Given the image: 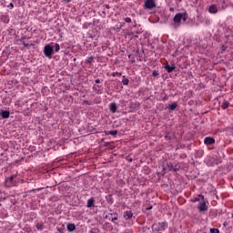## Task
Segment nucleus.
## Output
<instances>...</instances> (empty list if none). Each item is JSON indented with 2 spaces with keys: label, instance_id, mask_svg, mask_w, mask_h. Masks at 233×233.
I'll use <instances>...</instances> for the list:
<instances>
[{
  "label": "nucleus",
  "instance_id": "f257e3e1",
  "mask_svg": "<svg viewBox=\"0 0 233 233\" xmlns=\"http://www.w3.org/2000/svg\"><path fill=\"white\" fill-rule=\"evenodd\" d=\"M187 19H188V14H187V12L177 13L173 17V23H175V25H180L181 21H187Z\"/></svg>",
  "mask_w": 233,
  "mask_h": 233
},
{
  "label": "nucleus",
  "instance_id": "f03ea898",
  "mask_svg": "<svg viewBox=\"0 0 233 233\" xmlns=\"http://www.w3.org/2000/svg\"><path fill=\"white\" fill-rule=\"evenodd\" d=\"M151 228L155 232H163L167 230V223L166 222L154 223Z\"/></svg>",
  "mask_w": 233,
  "mask_h": 233
},
{
  "label": "nucleus",
  "instance_id": "7ed1b4c3",
  "mask_svg": "<svg viewBox=\"0 0 233 233\" xmlns=\"http://www.w3.org/2000/svg\"><path fill=\"white\" fill-rule=\"evenodd\" d=\"M156 0H144V10H154L156 8Z\"/></svg>",
  "mask_w": 233,
  "mask_h": 233
},
{
  "label": "nucleus",
  "instance_id": "20e7f679",
  "mask_svg": "<svg viewBox=\"0 0 233 233\" xmlns=\"http://www.w3.org/2000/svg\"><path fill=\"white\" fill-rule=\"evenodd\" d=\"M44 56L49 59H52V56H54V47L50 45H46L44 46Z\"/></svg>",
  "mask_w": 233,
  "mask_h": 233
},
{
  "label": "nucleus",
  "instance_id": "39448f33",
  "mask_svg": "<svg viewBox=\"0 0 233 233\" xmlns=\"http://www.w3.org/2000/svg\"><path fill=\"white\" fill-rule=\"evenodd\" d=\"M17 177L15 175H13L11 177H8L5 179V187H15V185H17V181H15V178Z\"/></svg>",
  "mask_w": 233,
  "mask_h": 233
},
{
  "label": "nucleus",
  "instance_id": "423d86ee",
  "mask_svg": "<svg viewBox=\"0 0 233 233\" xmlns=\"http://www.w3.org/2000/svg\"><path fill=\"white\" fill-rule=\"evenodd\" d=\"M204 143L208 147H210V145H214V143H216V139H214V137H207L204 139Z\"/></svg>",
  "mask_w": 233,
  "mask_h": 233
},
{
  "label": "nucleus",
  "instance_id": "0eeeda50",
  "mask_svg": "<svg viewBox=\"0 0 233 233\" xmlns=\"http://www.w3.org/2000/svg\"><path fill=\"white\" fill-rule=\"evenodd\" d=\"M167 167L170 172H177V170H179V166H177V164L174 165L171 162L167 164Z\"/></svg>",
  "mask_w": 233,
  "mask_h": 233
},
{
  "label": "nucleus",
  "instance_id": "6e6552de",
  "mask_svg": "<svg viewBox=\"0 0 233 233\" xmlns=\"http://www.w3.org/2000/svg\"><path fill=\"white\" fill-rule=\"evenodd\" d=\"M164 68L167 74H171V72H174V70H176V66L175 65L170 66V65L167 64L164 66Z\"/></svg>",
  "mask_w": 233,
  "mask_h": 233
},
{
  "label": "nucleus",
  "instance_id": "1a4fd4ad",
  "mask_svg": "<svg viewBox=\"0 0 233 233\" xmlns=\"http://www.w3.org/2000/svg\"><path fill=\"white\" fill-rule=\"evenodd\" d=\"M177 108V102H173L166 107V110H169V112H174Z\"/></svg>",
  "mask_w": 233,
  "mask_h": 233
},
{
  "label": "nucleus",
  "instance_id": "9d476101",
  "mask_svg": "<svg viewBox=\"0 0 233 233\" xmlns=\"http://www.w3.org/2000/svg\"><path fill=\"white\" fill-rule=\"evenodd\" d=\"M198 212H205V210H207V203H205V201L200 202L198 206Z\"/></svg>",
  "mask_w": 233,
  "mask_h": 233
},
{
  "label": "nucleus",
  "instance_id": "9b49d317",
  "mask_svg": "<svg viewBox=\"0 0 233 233\" xmlns=\"http://www.w3.org/2000/svg\"><path fill=\"white\" fill-rule=\"evenodd\" d=\"M0 116L3 117V119H8V117H10V111L1 110Z\"/></svg>",
  "mask_w": 233,
  "mask_h": 233
},
{
  "label": "nucleus",
  "instance_id": "f8f14e48",
  "mask_svg": "<svg viewBox=\"0 0 233 233\" xmlns=\"http://www.w3.org/2000/svg\"><path fill=\"white\" fill-rule=\"evenodd\" d=\"M109 110L112 114H116V112H117V106L116 103L113 102L109 104Z\"/></svg>",
  "mask_w": 233,
  "mask_h": 233
},
{
  "label": "nucleus",
  "instance_id": "ddd939ff",
  "mask_svg": "<svg viewBox=\"0 0 233 233\" xmlns=\"http://www.w3.org/2000/svg\"><path fill=\"white\" fill-rule=\"evenodd\" d=\"M94 203H96V199L94 198H89L86 204L87 208H92V207H96Z\"/></svg>",
  "mask_w": 233,
  "mask_h": 233
},
{
  "label": "nucleus",
  "instance_id": "4468645a",
  "mask_svg": "<svg viewBox=\"0 0 233 233\" xmlns=\"http://www.w3.org/2000/svg\"><path fill=\"white\" fill-rule=\"evenodd\" d=\"M66 228H67L68 232H74V230H76V224L67 223L66 224Z\"/></svg>",
  "mask_w": 233,
  "mask_h": 233
},
{
  "label": "nucleus",
  "instance_id": "2eb2a0df",
  "mask_svg": "<svg viewBox=\"0 0 233 233\" xmlns=\"http://www.w3.org/2000/svg\"><path fill=\"white\" fill-rule=\"evenodd\" d=\"M209 14H216L218 12V5H212L208 8Z\"/></svg>",
  "mask_w": 233,
  "mask_h": 233
},
{
  "label": "nucleus",
  "instance_id": "dca6fc26",
  "mask_svg": "<svg viewBox=\"0 0 233 233\" xmlns=\"http://www.w3.org/2000/svg\"><path fill=\"white\" fill-rule=\"evenodd\" d=\"M36 230L43 231L45 230V223L41 222H35Z\"/></svg>",
  "mask_w": 233,
  "mask_h": 233
},
{
  "label": "nucleus",
  "instance_id": "f3484780",
  "mask_svg": "<svg viewBox=\"0 0 233 233\" xmlns=\"http://www.w3.org/2000/svg\"><path fill=\"white\" fill-rule=\"evenodd\" d=\"M134 216V213L132 211H125L124 212V218L125 219H130Z\"/></svg>",
  "mask_w": 233,
  "mask_h": 233
},
{
  "label": "nucleus",
  "instance_id": "a211bd4d",
  "mask_svg": "<svg viewBox=\"0 0 233 233\" xmlns=\"http://www.w3.org/2000/svg\"><path fill=\"white\" fill-rule=\"evenodd\" d=\"M228 106H230V102L227 100H225L221 105L222 110H227Z\"/></svg>",
  "mask_w": 233,
  "mask_h": 233
},
{
  "label": "nucleus",
  "instance_id": "6ab92c4d",
  "mask_svg": "<svg viewBox=\"0 0 233 233\" xmlns=\"http://www.w3.org/2000/svg\"><path fill=\"white\" fill-rule=\"evenodd\" d=\"M112 223H116L117 221L118 215L116 212L110 214Z\"/></svg>",
  "mask_w": 233,
  "mask_h": 233
},
{
  "label": "nucleus",
  "instance_id": "aec40b11",
  "mask_svg": "<svg viewBox=\"0 0 233 233\" xmlns=\"http://www.w3.org/2000/svg\"><path fill=\"white\" fill-rule=\"evenodd\" d=\"M128 83H130V80H128V78H127V76H122V85L127 86H128Z\"/></svg>",
  "mask_w": 233,
  "mask_h": 233
},
{
  "label": "nucleus",
  "instance_id": "412c9836",
  "mask_svg": "<svg viewBox=\"0 0 233 233\" xmlns=\"http://www.w3.org/2000/svg\"><path fill=\"white\" fill-rule=\"evenodd\" d=\"M86 63H87V65H92V63H94V57L93 56H89L86 59Z\"/></svg>",
  "mask_w": 233,
  "mask_h": 233
},
{
  "label": "nucleus",
  "instance_id": "4be33fe9",
  "mask_svg": "<svg viewBox=\"0 0 233 233\" xmlns=\"http://www.w3.org/2000/svg\"><path fill=\"white\" fill-rule=\"evenodd\" d=\"M54 48H55V52H59V50H61V46H59V44H55L53 50Z\"/></svg>",
  "mask_w": 233,
  "mask_h": 233
},
{
  "label": "nucleus",
  "instance_id": "5701e85b",
  "mask_svg": "<svg viewBox=\"0 0 233 233\" xmlns=\"http://www.w3.org/2000/svg\"><path fill=\"white\" fill-rule=\"evenodd\" d=\"M107 134L109 136H117V130H111V131H108Z\"/></svg>",
  "mask_w": 233,
  "mask_h": 233
},
{
  "label": "nucleus",
  "instance_id": "b1692460",
  "mask_svg": "<svg viewBox=\"0 0 233 233\" xmlns=\"http://www.w3.org/2000/svg\"><path fill=\"white\" fill-rule=\"evenodd\" d=\"M27 150H28L29 152H35V146H29L28 148H27Z\"/></svg>",
  "mask_w": 233,
  "mask_h": 233
},
{
  "label": "nucleus",
  "instance_id": "393cba45",
  "mask_svg": "<svg viewBox=\"0 0 233 233\" xmlns=\"http://www.w3.org/2000/svg\"><path fill=\"white\" fill-rule=\"evenodd\" d=\"M157 76H159V71L154 70V71L152 72V76H153V77H157Z\"/></svg>",
  "mask_w": 233,
  "mask_h": 233
},
{
  "label": "nucleus",
  "instance_id": "a878e982",
  "mask_svg": "<svg viewBox=\"0 0 233 233\" xmlns=\"http://www.w3.org/2000/svg\"><path fill=\"white\" fill-rule=\"evenodd\" d=\"M26 39V36L25 35V36H22L21 38H20V43H22V45H25L26 42L25 41Z\"/></svg>",
  "mask_w": 233,
  "mask_h": 233
},
{
  "label": "nucleus",
  "instance_id": "bb28decb",
  "mask_svg": "<svg viewBox=\"0 0 233 233\" xmlns=\"http://www.w3.org/2000/svg\"><path fill=\"white\" fill-rule=\"evenodd\" d=\"M210 233H219V229L218 228H210Z\"/></svg>",
  "mask_w": 233,
  "mask_h": 233
},
{
  "label": "nucleus",
  "instance_id": "cd10ccee",
  "mask_svg": "<svg viewBox=\"0 0 233 233\" xmlns=\"http://www.w3.org/2000/svg\"><path fill=\"white\" fill-rule=\"evenodd\" d=\"M125 23H132V18L131 17L125 18Z\"/></svg>",
  "mask_w": 233,
  "mask_h": 233
},
{
  "label": "nucleus",
  "instance_id": "c85d7f7f",
  "mask_svg": "<svg viewBox=\"0 0 233 233\" xmlns=\"http://www.w3.org/2000/svg\"><path fill=\"white\" fill-rule=\"evenodd\" d=\"M205 23H206V25H211L212 24V20L211 19H207L206 21H205Z\"/></svg>",
  "mask_w": 233,
  "mask_h": 233
},
{
  "label": "nucleus",
  "instance_id": "c756f323",
  "mask_svg": "<svg viewBox=\"0 0 233 233\" xmlns=\"http://www.w3.org/2000/svg\"><path fill=\"white\" fill-rule=\"evenodd\" d=\"M162 101H168V95H165Z\"/></svg>",
  "mask_w": 233,
  "mask_h": 233
},
{
  "label": "nucleus",
  "instance_id": "7c9ffc66",
  "mask_svg": "<svg viewBox=\"0 0 233 233\" xmlns=\"http://www.w3.org/2000/svg\"><path fill=\"white\" fill-rule=\"evenodd\" d=\"M130 35H133V37H136L137 39L139 37V35H137V34L136 35L134 32L130 33Z\"/></svg>",
  "mask_w": 233,
  "mask_h": 233
},
{
  "label": "nucleus",
  "instance_id": "2f4dec72",
  "mask_svg": "<svg viewBox=\"0 0 233 233\" xmlns=\"http://www.w3.org/2000/svg\"><path fill=\"white\" fill-rule=\"evenodd\" d=\"M116 76H121V73H117V72L113 73V77H116Z\"/></svg>",
  "mask_w": 233,
  "mask_h": 233
},
{
  "label": "nucleus",
  "instance_id": "473e14b6",
  "mask_svg": "<svg viewBox=\"0 0 233 233\" xmlns=\"http://www.w3.org/2000/svg\"><path fill=\"white\" fill-rule=\"evenodd\" d=\"M95 83H96V85H99V83H101V80L100 79H96V80H95Z\"/></svg>",
  "mask_w": 233,
  "mask_h": 233
},
{
  "label": "nucleus",
  "instance_id": "72a5a7b5",
  "mask_svg": "<svg viewBox=\"0 0 233 233\" xmlns=\"http://www.w3.org/2000/svg\"><path fill=\"white\" fill-rule=\"evenodd\" d=\"M24 46H25V48H28V46H30V44H26V42L24 44Z\"/></svg>",
  "mask_w": 233,
  "mask_h": 233
},
{
  "label": "nucleus",
  "instance_id": "f704fd0d",
  "mask_svg": "<svg viewBox=\"0 0 233 233\" xmlns=\"http://www.w3.org/2000/svg\"><path fill=\"white\" fill-rule=\"evenodd\" d=\"M85 105H90V102L88 100L84 101Z\"/></svg>",
  "mask_w": 233,
  "mask_h": 233
},
{
  "label": "nucleus",
  "instance_id": "c9c22d12",
  "mask_svg": "<svg viewBox=\"0 0 233 233\" xmlns=\"http://www.w3.org/2000/svg\"><path fill=\"white\" fill-rule=\"evenodd\" d=\"M58 232L65 233L64 229H62V228H58Z\"/></svg>",
  "mask_w": 233,
  "mask_h": 233
},
{
  "label": "nucleus",
  "instance_id": "e433bc0d",
  "mask_svg": "<svg viewBox=\"0 0 233 233\" xmlns=\"http://www.w3.org/2000/svg\"><path fill=\"white\" fill-rule=\"evenodd\" d=\"M146 210H152V206L147 208Z\"/></svg>",
  "mask_w": 233,
  "mask_h": 233
},
{
  "label": "nucleus",
  "instance_id": "4c0bfd02",
  "mask_svg": "<svg viewBox=\"0 0 233 233\" xmlns=\"http://www.w3.org/2000/svg\"><path fill=\"white\" fill-rule=\"evenodd\" d=\"M9 6H11V8H14V3H10Z\"/></svg>",
  "mask_w": 233,
  "mask_h": 233
},
{
  "label": "nucleus",
  "instance_id": "58836bf2",
  "mask_svg": "<svg viewBox=\"0 0 233 233\" xmlns=\"http://www.w3.org/2000/svg\"><path fill=\"white\" fill-rule=\"evenodd\" d=\"M66 3H71L72 0H64Z\"/></svg>",
  "mask_w": 233,
  "mask_h": 233
},
{
  "label": "nucleus",
  "instance_id": "ea45409f",
  "mask_svg": "<svg viewBox=\"0 0 233 233\" xmlns=\"http://www.w3.org/2000/svg\"><path fill=\"white\" fill-rule=\"evenodd\" d=\"M199 198H201L202 199H205V197L203 195H198Z\"/></svg>",
  "mask_w": 233,
  "mask_h": 233
},
{
  "label": "nucleus",
  "instance_id": "a19ab883",
  "mask_svg": "<svg viewBox=\"0 0 233 233\" xmlns=\"http://www.w3.org/2000/svg\"><path fill=\"white\" fill-rule=\"evenodd\" d=\"M169 10H170L171 12H174L175 9H174V7H170Z\"/></svg>",
  "mask_w": 233,
  "mask_h": 233
},
{
  "label": "nucleus",
  "instance_id": "79ce46f5",
  "mask_svg": "<svg viewBox=\"0 0 233 233\" xmlns=\"http://www.w3.org/2000/svg\"><path fill=\"white\" fill-rule=\"evenodd\" d=\"M106 8L110 9V5H106Z\"/></svg>",
  "mask_w": 233,
  "mask_h": 233
},
{
  "label": "nucleus",
  "instance_id": "37998d69",
  "mask_svg": "<svg viewBox=\"0 0 233 233\" xmlns=\"http://www.w3.org/2000/svg\"><path fill=\"white\" fill-rule=\"evenodd\" d=\"M136 26H137V24L135 23V25H133V28H136Z\"/></svg>",
  "mask_w": 233,
  "mask_h": 233
},
{
  "label": "nucleus",
  "instance_id": "c03bdc74",
  "mask_svg": "<svg viewBox=\"0 0 233 233\" xmlns=\"http://www.w3.org/2000/svg\"><path fill=\"white\" fill-rule=\"evenodd\" d=\"M136 34H137V35H139V34H141V32H139V31H137V32H136Z\"/></svg>",
  "mask_w": 233,
  "mask_h": 233
},
{
  "label": "nucleus",
  "instance_id": "a18cd8bd",
  "mask_svg": "<svg viewBox=\"0 0 233 233\" xmlns=\"http://www.w3.org/2000/svg\"><path fill=\"white\" fill-rule=\"evenodd\" d=\"M222 50H223V52H225V50H226L225 46H222Z\"/></svg>",
  "mask_w": 233,
  "mask_h": 233
},
{
  "label": "nucleus",
  "instance_id": "49530a36",
  "mask_svg": "<svg viewBox=\"0 0 233 233\" xmlns=\"http://www.w3.org/2000/svg\"><path fill=\"white\" fill-rule=\"evenodd\" d=\"M166 138H167V139H170V137H169L168 136H166Z\"/></svg>",
  "mask_w": 233,
  "mask_h": 233
},
{
  "label": "nucleus",
  "instance_id": "de8ad7c7",
  "mask_svg": "<svg viewBox=\"0 0 233 233\" xmlns=\"http://www.w3.org/2000/svg\"><path fill=\"white\" fill-rule=\"evenodd\" d=\"M195 199H196V201H199V198H196Z\"/></svg>",
  "mask_w": 233,
  "mask_h": 233
},
{
  "label": "nucleus",
  "instance_id": "09e8293b",
  "mask_svg": "<svg viewBox=\"0 0 233 233\" xmlns=\"http://www.w3.org/2000/svg\"><path fill=\"white\" fill-rule=\"evenodd\" d=\"M129 161H132V159H129Z\"/></svg>",
  "mask_w": 233,
  "mask_h": 233
}]
</instances>
